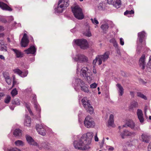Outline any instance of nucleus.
I'll use <instances>...</instances> for the list:
<instances>
[{
	"label": "nucleus",
	"instance_id": "obj_50",
	"mask_svg": "<svg viewBox=\"0 0 151 151\" xmlns=\"http://www.w3.org/2000/svg\"><path fill=\"white\" fill-rule=\"evenodd\" d=\"M5 94L3 92H0V100L2 99V97L4 96Z\"/></svg>",
	"mask_w": 151,
	"mask_h": 151
},
{
	"label": "nucleus",
	"instance_id": "obj_30",
	"mask_svg": "<svg viewBox=\"0 0 151 151\" xmlns=\"http://www.w3.org/2000/svg\"><path fill=\"white\" fill-rule=\"evenodd\" d=\"M116 86L118 88V91L119 93V95L122 96L124 93V89L123 87L119 84H117Z\"/></svg>",
	"mask_w": 151,
	"mask_h": 151
},
{
	"label": "nucleus",
	"instance_id": "obj_56",
	"mask_svg": "<svg viewBox=\"0 0 151 151\" xmlns=\"http://www.w3.org/2000/svg\"><path fill=\"white\" fill-rule=\"evenodd\" d=\"M0 58L4 60H5V58L4 56L2 55H0Z\"/></svg>",
	"mask_w": 151,
	"mask_h": 151
},
{
	"label": "nucleus",
	"instance_id": "obj_35",
	"mask_svg": "<svg viewBox=\"0 0 151 151\" xmlns=\"http://www.w3.org/2000/svg\"><path fill=\"white\" fill-rule=\"evenodd\" d=\"M134 13V11L132 10L131 11L127 10L124 12V14L127 17H131L130 15L133 14Z\"/></svg>",
	"mask_w": 151,
	"mask_h": 151
},
{
	"label": "nucleus",
	"instance_id": "obj_23",
	"mask_svg": "<svg viewBox=\"0 0 151 151\" xmlns=\"http://www.w3.org/2000/svg\"><path fill=\"white\" fill-rule=\"evenodd\" d=\"M24 51L27 54H34L36 51V48L34 46H32L28 49L25 50Z\"/></svg>",
	"mask_w": 151,
	"mask_h": 151
},
{
	"label": "nucleus",
	"instance_id": "obj_17",
	"mask_svg": "<svg viewBox=\"0 0 151 151\" xmlns=\"http://www.w3.org/2000/svg\"><path fill=\"white\" fill-rule=\"evenodd\" d=\"M107 2L109 4H112L117 8L121 5L120 0H107Z\"/></svg>",
	"mask_w": 151,
	"mask_h": 151
},
{
	"label": "nucleus",
	"instance_id": "obj_48",
	"mask_svg": "<svg viewBox=\"0 0 151 151\" xmlns=\"http://www.w3.org/2000/svg\"><path fill=\"white\" fill-rule=\"evenodd\" d=\"M107 148L110 151H113L114 150V148L113 147L110 146H108Z\"/></svg>",
	"mask_w": 151,
	"mask_h": 151
},
{
	"label": "nucleus",
	"instance_id": "obj_22",
	"mask_svg": "<svg viewBox=\"0 0 151 151\" xmlns=\"http://www.w3.org/2000/svg\"><path fill=\"white\" fill-rule=\"evenodd\" d=\"M2 74L6 82L8 85H10L11 83V80L9 73L6 71L3 72Z\"/></svg>",
	"mask_w": 151,
	"mask_h": 151
},
{
	"label": "nucleus",
	"instance_id": "obj_45",
	"mask_svg": "<svg viewBox=\"0 0 151 151\" xmlns=\"http://www.w3.org/2000/svg\"><path fill=\"white\" fill-rule=\"evenodd\" d=\"M97 86V84L95 83L91 84L90 86V88H96Z\"/></svg>",
	"mask_w": 151,
	"mask_h": 151
},
{
	"label": "nucleus",
	"instance_id": "obj_59",
	"mask_svg": "<svg viewBox=\"0 0 151 151\" xmlns=\"http://www.w3.org/2000/svg\"><path fill=\"white\" fill-rule=\"evenodd\" d=\"M104 141H105V139H104V138L102 140V141L101 142V144L102 145V146H103V145L104 143Z\"/></svg>",
	"mask_w": 151,
	"mask_h": 151
},
{
	"label": "nucleus",
	"instance_id": "obj_12",
	"mask_svg": "<svg viewBox=\"0 0 151 151\" xmlns=\"http://www.w3.org/2000/svg\"><path fill=\"white\" fill-rule=\"evenodd\" d=\"M32 98V102H33L34 103V107L35 108L37 111L38 112V114L37 116V119L40 120V119L41 117L40 112L41 111V109L40 108L39 105L36 102V95L35 94H32L31 97Z\"/></svg>",
	"mask_w": 151,
	"mask_h": 151
},
{
	"label": "nucleus",
	"instance_id": "obj_31",
	"mask_svg": "<svg viewBox=\"0 0 151 151\" xmlns=\"http://www.w3.org/2000/svg\"><path fill=\"white\" fill-rule=\"evenodd\" d=\"M12 50L14 51L16 54L17 58H21L23 56V54L19 50L16 49H12Z\"/></svg>",
	"mask_w": 151,
	"mask_h": 151
},
{
	"label": "nucleus",
	"instance_id": "obj_44",
	"mask_svg": "<svg viewBox=\"0 0 151 151\" xmlns=\"http://www.w3.org/2000/svg\"><path fill=\"white\" fill-rule=\"evenodd\" d=\"M12 103L17 105H19L20 104V101L18 99H16L12 102Z\"/></svg>",
	"mask_w": 151,
	"mask_h": 151
},
{
	"label": "nucleus",
	"instance_id": "obj_18",
	"mask_svg": "<svg viewBox=\"0 0 151 151\" xmlns=\"http://www.w3.org/2000/svg\"><path fill=\"white\" fill-rule=\"evenodd\" d=\"M13 71L15 73L19 75L22 77H24L26 76L28 73L27 70H26L24 72H22L21 70L18 68L14 69L13 70Z\"/></svg>",
	"mask_w": 151,
	"mask_h": 151
},
{
	"label": "nucleus",
	"instance_id": "obj_16",
	"mask_svg": "<svg viewBox=\"0 0 151 151\" xmlns=\"http://www.w3.org/2000/svg\"><path fill=\"white\" fill-rule=\"evenodd\" d=\"M84 82L79 78L75 79V81L73 83L74 84V88L76 89L81 87L83 85H84Z\"/></svg>",
	"mask_w": 151,
	"mask_h": 151
},
{
	"label": "nucleus",
	"instance_id": "obj_29",
	"mask_svg": "<svg viewBox=\"0 0 151 151\" xmlns=\"http://www.w3.org/2000/svg\"><path fill=\"white\" fill-rule=\"evenodd\" d=\"M114 117L113 115L111 114L108 122V125L112 127H114L115 126L114 124Z\"/></svg>",
	"mask_w": 151,
	"mask_h": 151
},
{
	"label": "nucleus",
	"instance_id": "obj_8",
	"mask_svg": "<svg viewBox=\"0 0 151 151\" xmlns=\"http://www.w3.org/2000/svg\"><path fill=\"white\" fill-rule=\"evenodd\" d=\"M84 124L85 126L88 128H93L95 125L94 121L90 116H88L85 118Z\"/></svg>",
	"mask_w": 151,
	"mask_h": 151
},
{
	"label": "nucleus",
	"instance_id": "obj_19",
	"mask_svg": "<svg viewBox=\"0 0 151 151\" xmlns=\"http://www.w3.org/2000/svg\"><path fill=\"white\" fill-rule=\"evenodd\" d=\"M29 43V40L27 38V35L26 33H24L22 38L21 42V46L23 47H27Z\"/></svg>",
	"mask_w": 151,
	"mask_h": 151
},
{
	"label": "nucleus",
	"instance_id": "obj_55",
	"mask_svg": "<svg viewBox=\"0 0 151 151\" xmlns=\"http://www.w3.org/2000/svg\"><path fill=\"white\" fill-rule=\"evenodd\" d=\"M148 151H151V143H150L148 146Z\"/></svg>",
	"mask_w": 151,
	"mask_h": 151
},
{
	"label": "nucleus",
	"instance_id": "obj_1",
	"mask_svg": "<svg viewBox=\"0 0 151 151\" xmlns=\"http://www.w3.org/2000/svg\"><path fill=\"white\" fill-rule=\"evenodd\" d=\"M93 133L90 132L84 134L79 139L75 140L73 143L75 149L81 150H88L91 147V140Z\"/></svg>",
	"mask_w": 151,
	"mask_h": 151
},
{
	"label": "nucleus",
	"instance_id": "obj_52",
	"mask_svg": "<svg viewBox=\"0 0 151 151\" xmlns=\"http://www.w3.org/2000/svg\"><path fill=\"white\" fill-rule=\"evenodd\" d=\"M1 50L3 51H7V48L5 46L4 47H1Z\"/></svg>",
	"mask_w": 151,
	"mask_h": 151
},
{
	"label": "nucleus",
	"instance_id": "obj_36",
	"mask_svg": "<svg viewBox=\"0 0 151 151\" xmlns=\"http://www.w3.org/2000/svg\"><path fill=\"white\" fill-rule=\"evenodd\" d=\"M81 89L85 92L88 93L89 90L88 87L86 86V85L84 83V85H83L81 87Z\"/></svg>",
	"mask_w": 151,
	"mask_h": 151
},
{
	"label": "nucleus",
	"instance_id": "obj_13",
	"mask_svg": "<svg viewBox=\"0 0 151 151\" xmlns=\"http://www.w3.org/2000/svg\"><path fill=\"white\" fill-rule=\"evenodd\" d=\"M73 59L76 61L80 62H87L88 61V58L81 54L76 55L75 57L73 58Z\"/></svg>",
	"mask_w": 151,
	"mask_h": 151
},
{
	"label": "nucleus",
	"instance_id": "obj_34",
	"mask_svg": "<svg viewBox=\"0 0 151 151\" xmlns=\"http://www.w3.org/2000/svg\"><path fill=\"white\" fill-rule=\"evenodd\" d=\"M21 134V131L19 129H16L13 132V134L15 136H20Z\"/></svg>",
	"mask_w": 151,
	"mask_h": 151
},
{
	"label": "nucleus",
	"instance_id": "obj_51",
	"mask_svg": "<svg viewBox=\"0 0 151 151\" xmlns=\"http://www.w3.org/2000/svg\"><path fill=\"white\" fill-rule=\"evenodd\" d=\"M17 83V82L15 80V78L14 77L12 86H13L14 85H15V84H16Z\"/></svg>",
	"mask_w": 151,
	"mask_h": 151
},
{
	"label": "nucleus",
	"instance_id": "obj_20",
	"mask_svg": "<svg viewBox=\"0 0 151 151\" xmlns=\"http://www.w3.org/2000/svg\"><path fill=\"white\" fill-rule=\"evenodd\" d=\"M126 125L130 127L132 129L134 130H137L139 127H135V124L133 121L131 119H129L127 121L126 123Z\"/></svg>",
	"mask_w": 151,
	"mask_h": 151
},
{
	"label": "nucleus",
	"instance_id": "obj_14",
	"mask_svg": "<svg viewBox=\"0 0 151 151\" xmlns=\"http://www.w3.org/2000/svg\"><path fill=\"white\" fill-rule=\"evenodd\" d=\"M119 132L120 133V135L122 139H124L126 136L132 137L135 135V133L134 132H129L127 130H124L121 133L120 131Z\"/></svg>",
	"mask_w": 151,
	"mask_h": 151
},
{
	"label": "nucleus",
	"instance_id": "obj_58",
	"mask_svg": "<svg viewBox=\"0 0 151 151\" xmlns=\"http://www.w3.org/2000/svg\"><path fill=\"white\" fill-rule=\"evenodd\" d=\"M141 98L145 100H146L147 99L145 95H144L143 94L142 95V96H141Z\"/></svg>",
	"mask_w": 151,
	"mask_h": 151
},
{
	"label": "nucleus",
	"instance_id": "obj_38",
	"mask_svg": "<svg viewBox=\"0 0 151 151\" xmlns=\"http://www.w3.org/2000/svg\"><path fill=\"white\" fill-rule=\"evenodd\" d=\"M91 20L92 23L95 25H97L99 24L98 21L95 18L94 19L91 18Z\"/></svg>",
	"mask_w": 151,
	"mask_h": 151
},
{
	"label": "nucleus",
	"instance_id": "obj_6",
	"mask_svg": "<svg viewBox=\"0 0 151 151\" xmlns=\"http://www.w3.org/2000/svg\"><path fill=\"white\" fill-rule=\"evenodd\" d=\"M82 105L86 111L90 114H91L93 113L94 109L90 104V101L87 98H83L81 100Z\"/></svg>",
	"mask_w": 151,
	"mask_h": 151
},
{
	"label": "nucleus",
	"instance_id": "obj_9",
	"mask_svg": "<svg viewBox=\"0 0 151 151\" xmlns=\"http://www.w3.org/2000/svg\"><path fill=\"white\" fill-rule=\"evenodd\" d=\"M75 44L79 46L83 49H86L88 47V45L87 40L84 39H79L73 41Z\"/></svg>",
	"mask_w": 151,
	"mask_h": 151
},
{
	"label": "nucleus",
	"instance_id": "obj_7",
	"mask_svg": "<svg viewBox=\"0 0 151 151\" xmlns=\"http://www.w3.org/2000/svg\"><path fill=\"white\" fill-rule=\"evenodd\" d=\"M72 11L75 17L78 19L81 20L84 17L82 9L78 6H76L72 8Z\"/></svg>",
	"mask_w": 151,
	"mask_h": 151
},
{
	"label": "nucleus",
	"instance_id": "obj_4",
	"mask_svg": "<svg viewBox=\"0 0 151 151\" xmlns=\"http://www.w3.org/2000/svg\"><path fill=\"white\" fill-rule=\"evenodd\" d=\"M26 138L27 142L30 145H33L37 147L38 148H41L43 147L44 148L49 149V145L45 143H43V145L41 146L39 144H38L37 142L35 141L32 138L28 135H27L26 136Z\"/></svg>",
	"mask_w": 151,
	"mask_h": 151
},
{
	"label": "nucleus",
	"instance_id": "obj_41",
	"mask_svg": "<svg viewBox=\"0 0 151 151\" xmlns=\"http://www.w3.org/2000/svg\"><path fill=\"white\" fill-rule=\"evenodd\" d=\"M8 151H21L19 148L17 147H13L8 150Z\"/></svg>",
	"mask_w": 151,
	"mask_h": 151
},
{
	"label": "nucleus",
	"instance_id": "obj_53",
	"mask_svg": "<svg viewBox=\"0 0 151 151\" xmlns=\"http://www.w3.org/2000/svg\"><path fill=\"white\" fill-rule=\"evenodd\" d=\"M94 138L95 141L98 142L99 141V139L97 136V133L96 134Z\"/></svg>",
	"mask_w": 151,
	"mask_h": 151
},
{
	"label": "nucleus",
	"instance_id": "obj_32",
	"mask_svg": "<svg viewBox=\"0 0 151 151\" xmlns=\"http://www.w3.org/2000/svg\"><path fill=\"white\" fill-rule=\"evenodd\" d=\"M15 145L17 147H23L25 145V143L21 140H17L15 142Z\"/></svg>",
	"mask_w": 151,
	"mask_h": 151
},
{
	"label": "nucleus",
	"instance_id": "obj_2",
	"mask_svg": "<svg viewBox=\"0 0 151 151\" xmlns=\"http://www.w3.org/2000/svg\"><path fill=\"white\" fill-rule=\"evenodd\" d=\"M88 69L87 67H83L81 69L79 68L78 65H77V74L78 72L80 73V75L81 77L84 78L87 81L89 82L92 80V74L87 72Z\"/></svg>",
	"mask_w": 151,
	"mask_h": 151
},
{
	"label": "nucleus",
	"instance_id": "obj_47",
	"mask_svg": "<svg viewBox=\"0 0 151 151\" xmlns=\"http://www.w3.org/2000/svg\"><path fill=\"white\" fill-rule=\"evenodd\" d=\"M26 106L27 109L28 110V111H29V113L30 114L32 115V113L29 108V106L28 105H27V104L26 105Z\"/></svg>",
	"mask_w": 151,
	"mask_h": 151
},
{
	"label": "nucleus",
	"instance_id": "obj_21",
	"mask_svg": "<svg viewBox=\"0 0 151 151\" xmlns=\"http://www.w3.org/2000/svg\"><path fill=\"white\" fill-rule=\"evenodd\" d=\"M128 146L131 147L132 149H137L138 148V141L137 140L134 139L130 141Z\"/></svg>",
	"mask_w": 151,
	"mask_h": 151
},
{
	"label": "nucleus",
	"instance_id": "obj_54",
	"mask_svg": "<svg viewBox=\"0 0 151 151\" xmlns=\"http://www.w3.org/2000/svg\"><path fill=\"white\" fill-rule=\"evenodd\" d=\"M143 95V94L140 92H138L137 93V96L140 97H141Z\"/></svg>",
	"mask_w": 151,
	"mask_h": 151
},
{
	"label": "nucleus",
	"instance_id": "obj_3",
	"mask_svg": "<svg viewBox=\"0 0 151 151\" xmlns=\"http://www.w3.org/2000/svg\"><path fill=\"white\" fill-rule=\"evenodd\" d=\"M70 0H59L55 10L57 13H62L69 5Z\"/></svg>",
	"mask_w": 151,
	"mask_h": 151
},
{
	"label": "nucleus",
	"instance_id": "obj_40",
	"mask_svg": "<svg viewBox=\"0 0 151 151\" xmlns=\"http://www.w3.org/2000/svg\"><path fill=\"white\" fill-rule=\"evenodd\" d=\"M84 34L85 36L88 37H90L91 36V34L89 30L86 31L84 32Z\"/></svg>",
	"mask_w": 151,
	"mask_h": 151
},
{
	"label": "nucleus",
	"instance_id": "obj_5",
	"mask_svg": "<svg viewBox=\"0 0 151 151\" xmlns=\"http://www.w3.org/2000/svg\"><path fill=\"white\" fill-rule=\"evenodd\" d=\"M109 56V54L108 52H106L104 54L102 55H98L96 57L95 59L93 60V64L95 65L97 62L98 61L99 65H101L102 62H105L108 59Z\"/></svg>",
	"mask_w": 151,
	"mask_h": 151
},
{
	"label": "nucleus",
	"instance_id": "obj_39",
	"mask_svg": "<svg viewBox=\"0 0 151 151\" xmlns=\"http://www.w3.org/2000/svg\"><path fill=\"white\" fill-rule=\"evenodd\" d=\"M11 94L12 96H14L17 94V91L16 88H14L12 90Z\"/></svg>",
	"mask_w": 151,
	"mask_h": 151
},
{
	"label": "nucleus",
	"instance_id": "obj_42",
	"mask_svg": "<svg viewBox=\"0 0 151 151\" xmlns=\"http://www.w3.org/2000/svg\"><path fill=\"white\" fill-rule=\"evenodd\" d=\"M11 97L9 96H7L4 100V102L8 104L10 101L11 100Z\"/></svg>",
	"mask_w": 151,
	"mask_h": 151
},
{
	"label": "nucleus",
	"instance_id": "obj_26",
	"mask_svg": "<svg viewBox=\"0 0 151 151\" xmlns=\"http://www.w3.org/2000/svg\"><path fill=\"white\" fill-rule=\"evenodd\" d=\"M138 39L140 43H142L145 37V32L143 31L139 32L138 34Z\"/></svg>",
	"mask_w": 151,
	"mask_h": 151
},
{
	"label": "nucleus",
	"instance_id": "obj_27",
	"mask_svg": "<svg viewBox=\"0 0 151 151\" xmlns=\"http://www.w3.org/2000/svg\"><path fill=\"white\" fill-rule=\"evenodd\" d=\"M141 138L143 142L148 143L149 142L150 137L147 134L144 133L141 135Z\"/></svg>",
	"mask_w": 151,
	"mask_h": 151
},
{
	"label": "nucleus",
	"instance_id": "obj_57",
	"mask_svg": "<svg viewBox=\"0 0 151 151\" xmlns=\"http://www.w3.org/2000/svg\"><path fill=\"white\" fill-rule=\"evenodd\" d=\"M94 66H93V73L95 74H96V69H95V68H94Z\"/></svg>",
	"mask_w": 151,
	"mask_h": 151
},
{
	"label": "nucleus",
	"instance_id": "obj_46",
	"mask_svg": "<svg viewBox=\"0 0 151 151\" xmlns=\"http://www.w3.org/2000/svg\"><path fill=\"white\" fill-rule=\"evenodd\" d=\"M98 9L100 10H102L104 9V6L103 3H100L98 6Z\"/></svg>",
	"mask_w": 151,
	"mask_h": 151
},
{
	"label": "nucleus",
	"instance_id": "obj_61",
	"mask_svg": "<svg viewBox=\"0 0 151 151\" xmlns=\"http://www.w3.org/2000/svg\"><path fill=\"white\" fill-rule=\"evenodd\" d=\"M4 35V34L1 33H0V37H3Z\"/></svg>",
	"mask_w": 151,
	"mask_h": 151
},
{
	"label": "nucleus",
	"instance_id": "obj_63",
	"mask_svg": "<svg viewBox=\"0 0 151 151\" xmlns=\"http://www.w3.org/2000/svg\"><path fill=\"white\" fill-rule=\"evenodd\" d=\"M82 114V112L81 111H79V114H78V116H79V117H80V115H81V114Z\"/></svg>",
	"mask_w": 151,
	"mask_h": 151
},
{
	"label": "nucleus",
	"instance_id": "obj_10",
	"mask_svg": "<svg viewBox=\"0 0 151 151\" xmlns=\"http://www.w3.org/2000/svg\"><path fill=\"white\" fill-rule=\"evenodd\" d=\"M36 127L39 134L43 136L45 135L46 130L47 128L46 126L42 124H38L36 125Z\"/></svg>",
	"mask_w": 151,
	"mask_h": 151
},
{
	"label": "nucleus",
	"instance_id": "obj_33",
	"mask_svg": "<svg viewBox=\"0 0 151 151\" xmlns=\"http://www.w3.org/2000/svg\"><path fill=\"white\" fill-rule=\"evenodd\" d=\"M138 104L135 101L132 102L129 106L130 109H133L134 108H136L138 107Z\"/></svg>",
	"mask_w": 151,
	"mask_h": 151
},
{
	"label": "nucleus",
	"instance_id": "obj_11",
	"mask_svg": "<svg viewBox=\"0 0 151 151\" xmlns=\"http://www.w3.org/2000/svg\"><path fill=\"white\" fill-rule=\"evenodd\" d=\"M111 22L107 19H103L101 21V25L100 27L104 33H106L108 31L109 28V24Z\"/></svg>",
	"mask_w": 151,
	"mask_h": 151
},
{
	"label": "nucleus",
	"instance_id": "obj_25",
	"mask_svg": "<svg viewBox=\"0 0 151 151\" xmlns=\"http://www.w3.org/2000/svg\"><path fill=\"white\" fill-rule=\"evenodd\" d=\"M137 114L140 122L141 123H142L144 122V119L142 111L140 109H138L137 111Z\"/></svg>",
	"mask_w": 151,
	"mask_h": 151
},
{
	"label": "nucleus",
	"instance_id": "obj_49",
	"mask_svg": "<svg viewBox=\"0 0 151 151\" xmlns=\"http://www.w3.org/2000/svg\"><path fill=\"white\" fill-rule=\"evenodd\" d=\"M120 43L122 45H123L124 44V40L122 38H120Z\"/></svg>",
	"mask_w": 151,
	"mask_h": 151
},
{
	"label": "nucleus",
	"instance_id": "obj_15",
	"mask_svg": "<svg viewBox=\"0 0 151 151\" xmlns=\"http://www.w3.org/2000/svg\"><path fill=\"white\" fill-rule=\"evenodd\" d=\"M145 55L142 54L140 57L139 60V67L142 70H144L146 65Z\"/></svg>",
	"mask_w": 151,
	"mask_h": 151
},
{
	"label": "nucleus",
	"instance_id": "obj_28",
	"mask_svg": "<svg viewBox=\"0 0 151 151\" xmlns=\"http://www.w3.org/2000/svg\"><path fill=\"white\" fill-rule=\"evenodd\" d=\"M31 124V121L30 117L26 115L25 117L24 122V125L29 127L30 126Z\"/></svg>",
	"mask_w": 151,
	"mask_h": 151
},
{
	"label": "nucleus",
	"instance_id": "obj_64",
	"mask_svg": "<svg viewBox=\"0 0 151 151\" xmlns=\"http://www.w3.org/2000/svg\"><path fill=\"white\" fill-rule=\"evenodd\" d=\"M137 51H139V53H140V49H139L138 47H137Z\"/></svg>",
	"mask_w": 151,
	"mask_h": 151
},
{
	"label": "nucleus",
	"instance_id": "obj_60",
	"mask_svg": "<svg viewBox=\"0 0 151 151\" xmlns=\"http://www.w3.org/2000/svg\"><path fill=\"white\" fill-rule=\"evenodd\" d=\"M4 29V27L2 26H0V31L3 30Z\"/></svg>",
	"mask_w": 151,
	"mask_h": 151
},
{
	"label": "nucleus",
	"instance_id": "obj_37",
	"mask_svg": "<svg viewBox=\"0 0 151 151\" xmlns=\"http://www.w3.org/2000/svg\"><path fill=\"white\" fill-rule=\"evenodd\" d=\"M110 42L113 44V45L116 47H118V45L115 39L114 38H112L110 40Z\"/></svg>",
	"mask_w": 151,
	"mask_h": 151
},
{
	"label": "nucleus",
	"instance_id": "obj_24",
	"mask_svg": "<svg viewBox=\"0 0 151 151\" xmlns=\"http://www.w3.org/2000/svg\"><path fill=\"white\" fill-rule=\"evenodd\" d=\"M0 7L3 10L11 11L12 10L11 8L4 3L0 1Z\"/></svg>",
	"mask_w": 151,
	"mask_h": 151
},
{
	"label": "nucleus",
	"instance_id": "obj_43",
	"mask_svg": "<svg viewBox=\"0 0 151 151\" xmlns=\"http://www.w3.org/2000/svg\"><path fill=\"white\" fill-rule=\"evenodd\" d=\"M147 68L151 69V56L150 57L149 60L147 64Z\"/></svg>",
	"mask_w": 151,
	"mask_h": 151
},
{
	"label": "nucleus",
	"instance_id": "obj_62",
	"mask_svg": "<svg viewBox=\"0 0 151 151\" xmlns=\"http://www.w3.org/2000/svg\"><path fill=\"white\" fill-rule=\"evenodd\" d=\"M130 94L132 96H133L134 95V92L131 91L130 92Z\"/></svg>",
	"mask_w": 151,
	"mask_h": 151
}]
</instances>
